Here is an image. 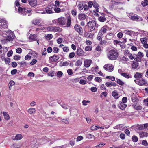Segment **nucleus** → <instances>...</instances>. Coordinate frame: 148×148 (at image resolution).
Returning <instances> with one entry per match:
<instances>
[{
    "label": "nucleus",
    "instance_id": "79ce46f5",
    "mask_svg": "<svg viewBox=\"0 0 148 148\" xmlns=\"http://www.w3.org/2000/svg\"><path fill=\"white\" fill-rule=\"evenodd\" d=\"M107 42L106 40H101L99 42V44L103 46L107 45Z\"/></svg>",
    "mask_w": 148,
    "mask_h": 148
},
{
    "label": "nucleus",
    "instance_id": "473e14b6",
    "mask_svg": "<svg viewBox=\"0 0 148 148\" xmlns=\"http://www.w3.org/2000/svg\"><path fill=\"white\" fill-rule=\"evenodd\" d=\"M3 114L5 119L7 120H8L9 119V114L7 112H3Z\"/></svg>",
    "mask_w": 148,
    "mask_h": 148
},
{
    "label": "nucleus",
    "instance_id": "864d4df0",
    "mask_svg": "<svg viewBox=\"0 0 148 148\" xmlns=\"http://www.w3.org/2000/svg\"><path fill=\"white\" fill-rule=\"evenodd\" d=\"M37 62V61L35 59H33L30 63V64L31 65H33L36 64Z\"/></svg>",
    "mask_w": 148,
    "mask_h": 148
},
{
    "label": "nucleus",
    "instance_id": "a18cd8bd",
    "mask_svg": "<svg viewBox=\"0 0 148 148\" xmlns=\"http://www.w3.org/2000/svg\"><path fill=\"white\" fill-rule=\"evenodd\" d=\"M131 100L132 102H137L138 101V99L136 97H132L131 98Z\"/></svg>",
    "mask_w": 148,
    "mask_h": 148
},
{
    "label": "nucleus",
    "instance_id": "0e129e2a",
    "mask_svg": "<svg viewBox=\"0 0 148 148\" xmlns=\"http://www.w3.org/2000/svg\"><path fill=\"white\" fill-rule=\"evenodd\" d=\"M53 52L54 53H58L59 51V49L58 48L56 47H54L53 48Z\"/></svg>",
    "mask_w": 148,
    "mask_h": 148
},
{
    "label": "nucleus",
    "instance_id": "09e8293b",
    "mask_svg": "<svg viewBox=\"0 0 148 148\" xmlns=\"http://www.w3.org/2000/svg\"><path fill=\"white\" fill-rule=\"evenodd\" d=\"M106 86L108 87H110L112 86V82H108L105 84Z\"/></svg>",
    "mask_w": 148,
    "mask_h": 148
},
{
    "label": "nucleus",
    "instance_id": "a211bd4d",
    "mask_svg": "<svg viewBox=\"0 0 148 148\" xmlns=\"http://www.w3.org/2000/svg\"><path fill=\"white\" fill-rule=\"evenodd\" d=\"M127 106V105L122 103V102L120 101L119 103V108L122 110H124Z\"/></svg>",
    "mask_w": 148,
    "mask_h": 148
},
{
    "label": "nucleus",
    "instance_id": "4be33fe9",
    "mask_svg": "<svg viewBox=\"0 0 148 148\" xmlns=\"http://www.w3.org/2000/svg\"><path fill=\"white\" fill-rule=\"evenodd\" d=\"M53 32H60L62 31L61 29L58 27L53 26Z\"/></svg>",
    "mask_w": 148,
    "mask_h": 148
},
{
    "label": "nucleus",
    "instance_id": "de8ad7c7",
    "mask_svg": "<svg viewBox=\"0 0 148 148\" xmlns=\"http://www.w3.org/2000/svg\"><path fill=\"white\" fill-rule=\"evenodd\" d=\"M55 72L54 71H51L49 72L48 73V75L49 76H51V77H53L55 75Z\"/></svg>",
    "mask_w": 148,
    "mask_h": 148
},
{
    "label": "nucleus",
    "instance_id": "37998d69",
    "mask_svg": "<svg viewBox=\"0 0 148 148\" xmlns=\"http://www.w3.org/2000/svg\"><path fill=\"white\" fill-rule=\"evenodd\" d=\"M9 41V38H7L6 39L1 40V42L2 44H5L8 42Z\"/></svg>",
    "mask_w": 148,
    "mask_h": 148
},
{
    "label": "nucleus",
    "instance_id": "dca6fc26",
    "mask_svg": "<svg viewBox=\"0 0 148 148\" xmlns=\"http://www.w3.org/2000/svg\"><path fill=\"white\" fill-rule=\"evenodd\" d=\"M92 62V60L90 59H86L84 61V66L86 67H89L91 64Z\"/></svg>",
    "mask_w": 148,
    "mask_h": 148
},
{
    "label": "nucleus",
    "instance_id": "cd10ccee",
    "mask_svg": "<svg viewBox=\"0 0 148 148\" xmlns=\"http://www.w3.org/2000/svg\"><path fill=\"white\" fill-rule=\"evenodd\" d=\"M121 75L127 79H129L132 77L129 74H127L126 73H121Z\"/></svg>",
    "mask_w": 148,
    "mask_h": 148
},
{
    "label": "nucleus",
    "instance_id": "423d86ee",
    "mask_svg": "<svg viewBox=\"0 0 148 148\" xmlns=\"http://www.w3.org/2000/svg\"><path fill=\"white\" fill-rule=\"evenodd\" d=\"M41 21L40 18H36L32 20V22L34 25H38L39 26H42V24L41 23Z\"/></svg>",
    "mask_w": 148,
    "mask_h": 148
},
{
    "label": "nucleus",
    "instance_id": "20e7f679",
    "mask_svg": "<svg viewBox=\"0 0 148 148\" xmlns=\"http://www.w3.org/2000/svg\"><path fill=\"white\" fill-rule=\"evenodd\" d=\"M87 25L88 28L90 30V32L94 30L96 26L95 21L94 20L90 21L87 23Z\"/></svg>",
    "mask_w": 148,
    "mask_h": 148
},
{
    "label": "nucleus",
    "instance_id": "58836bf2",
    "mask_svg": "<svg viewBox=\"0 0 148 148\" xmlns=\"http://www.w3.org/2000/svg\"><path fill=\"white\" fill-rule=\"evenodd\" d=\"M82 60H78L76 62L75 65L77 66H80L82 64Z\"/></svg>",
    "mask_w": 148,
    "mask_h": 148
},
{
    "label": "nucleus",
    "instance_id": "e2e57ef3",
    "mask_svg": "<svg viewBox=\"0 0 148 148\" xmlns=\"http://www.w3.org/2000/svg\"><path fill=\"white\" fill-rule=\"evenodd\" d=\"M106 78L110 79L112 81H114L115 80V78L112 76H107L106 77Z\"/></svg>",
    "mask_w": 148,
    "mask_h": 148
},
{
    "label": "nucleus",
    "instance_id": "6e6552de",
    "mask_svg": "<svg viewBox=\"0 0 148 148\" xmlns=\"http://www.w3.org/2000/svg\"><path fill=\"white\" fill-rule=\"evenodd\" d=\"M0 27L4 28L8 27L7 22L6 20L4 19L0 20Z\"/></svg>",
    "mask_w": 148,
    "mask_h": 148
},
{
    "label": "nucleus",
    "instance_id": "5fc2aeb1",
    "mask_svg": "<svg viewBox=\"0 0 148 148\" xmlns=\"http://www.w3.org/2000/svg\"><path fill=\"white\" fill-rule=\"evenodd\" d=\"M86 136V137L89 139H92L94 138V136L91 134H88Z\"/></svg>",
    "mask_w": 148,
    "mask_h": 148
},
{
    "label": "nucleus",
    "instance_id": "338daca9",
    "mask_svg": "<svg viewBox=\"0 0 148 148\" xmlns=\"http://www.w3.org/2000/svg\"><path fill=\"white\" fill-rule=\"evenodd\" d=\"M122 103H125L127 102V98L126 97H124L122 99Z\"/></svg>",
    "mask_w": 148,
    "mask_h": 148
},
{
    "label": "nucleus",
    "instance_id": "b1692460",
    "mask_svg": "<svg viewBox=\"0 0 148 148\" xmlns=\"http://www.w3.org/2000/svg\"><path fill=\"white\" fill-rule=\"evenodd\" d=\"M84 2L79 3L78 5V7L79 10H82L84 7Z\"/></svg>",
    "mask_w": 148,
    "mask_h": 148
},
{
    "label": "nucleus",
    "instance_id": "e433bc0d",
    "mask_svg": "<svg viewBox=\"0 0 148 148\" xmlns=\"http://www.w3.org/2000/svg\"><path fill=\"white\" fill-rule=\"evenodd\" d=\"M47 40H49L53 38V35L51 34H48L45 36Z\"/></svg>",
    "mask_w": 148,
    "mask_h": 148
},
{
    "label": "nucleus",
    "instance_id": "603ef678",
    "mask_svg": "<svg viewBox=\"0 0 148 148\" xmlns=\"http://www.w3.org/2000/svg\"><path fill=\"white\" fill-rule=\"evenodd\" d=\"M75 55V53L74 52H71L69 54V58H72L74 57Z\"/></svg>",
    "mask_w": 148,
    "mask_h": 148
},
{
    "label": "nucleus",
    "instance_id": "3c124183",
    "mask_svg": "<svg viewBox=\"0 0 148 148\" xmlns=\"http://www.w3.org/2000/svg\"><path fill=\"white\" fill-rule=\"evenodd\" d=\"M140 40L142 44H145L147 42V40L145 38H143L140 39Z\"/></svg>",
    "mask_w": 148,
    "mask_h": 148
},
{
    "label": "nucleus",
    "instance_id": "9b49d317",
    "mask_svg": "<svg viewBox=\"0 0 148 148\" xmlns=\"http://www.w3.org/2000/svg\"><path fill=\"white\" fill-rule=\"evenodd\" d=\"M59 24L64 25L66 24V19L65 18L61 17L58 18Z\"/></svg>",
    "mask_w": 148,
    "mask_h": 148
},
{
    "label": "nucleus",
    "instance_id": "1a4fd4ad",
    "mask_svg": "<svg viewBox=\"0 0 148 148\" xmlns=\"http://www.w3.org/2000/svg\"><path fill=\"white\" fill-rule=\"evenodd\" d=\"M29 4L32 7H35L37 5V0H27Z\"/></svg>",
    "mask_w": 148,
    "mask_h": 148
},
{
    "label": "nucleus",
    "instance_id": "4d7b16f0",
    "mask_svg": "<svg viewBox=\"0 0 148 148\" xmlns=\"http://www.w3.org/2000/svg\"><path fill=\"white\" fill-rule=\"evenodd\" d=\"M85 77L84 78V79H86V78H87V79L89 80V81H90L93 78V75H90L88 77Z\"/></svg>",
    "mask_w": 148,
    "mask_h": 148
},
{
    "label": "nucleus",
    "instance_id": "f8f14e48",
    "mask_svg": "<svg viewBox=\"0 0 148 148\" xmlns=\"http://www.w3.org/2000/svg\"><path fill=\"white\" fill-rule=\"evenodd\" d=\"M76 53L77 55L81 56L84 54L85 52L82 49L79 47L77 50Z\"/></svg>",
    "mask_w": 148,
    "mask_h": 148
},
{
    "label": "nucleus",
    "instance_id": "ddd939ff",
    "mask_svg": "<svg viewBox=\"0 0 148 148\" xmlns=\"http://www.w3.org/2000/svg\"><path fill=\"white\" fill-rule=\"evenodd\" d=\"M29 38L30 41H35L38 39V36L37 34H31Z\"/></svg>",
    "mask_w": 148,
    "mask_h": 148
},
{
    "label": "nucleus",
    "instance_id": "0eeeda50",
    "mask_svg": "<svg viewBox=\"0 0 148 148\" xmlns=\"http://www.w3.org/2000/svg\"><path fill=\"white\" fill-rule=\"evenodd\" d=\"M104 68L108 71L111 72L113 71L114 67L111 64H107L104 66Z\"/></svg>",
    "mask_w": 148,
    "mask_h": 148
},
{
    "label": "nucleus",
    "instance_id": "774afa93",
    "mask_svg": "<svg viewBox=\"0 0 148 148\" xmlns=\"http://www.w3.org/2000/svg\"><path fill=\"white\" fill-rule=\"evenodd\" d=\"M53 26H49L47 27L46 28V29L48 31L53 32Z\"/></svg>",
    "mask_w": 148,
    "mask_h": 148
},
{
    "label": "nucleus",
    "instance_id": "f704fd0d",
    "mask_svg": "<svg viewBox=\"0 0 148 148\" xmlns=\"http://www.w3.org/2000/svg\"><path fill=\"white\" fill-rule=\"evenodd\" d=\"M141 4L143 7H144L148 5V0H144L142 1Z\"/></svg>",
    "mask_w": 148,
    "mask_h": 148
},
{
    "label": "nucleus",
    "instance_id": "393cba45",
    "mask_svg": "<svg viewBox=\"0 0 148 148\" xmlns=\"http://www.w3.org/2000/svg\"><path fill=\"white\" fill-rule=\"evenodd\" d=\"M15 37L14 34L10 30V41H12Z\"/></svg>",
    "mask_w": 148,
    "mask_h": 148
},
{
    "label": "nucleus",
    "instance_id": "13d9d810",
    "mask_svg": "<svg viewBox=\"0 0 148 148\" xmlns=\"http://www.w3.org/2000/svg\"><path fill=\"white\" fill-rule=\"evenodd\" d=\"M120 137L122 140H124L125 138V135L124 134L122 133H121L119 136Z\"/></svg>",
    "mask_w": 148,
    "mask_h": 148
},
{
    "label": "nucleus",
    "instance_id": "412c9836",
    "mask_svg": "<svg viewBox=\"0 0 148 148\" xmlns=\"http://www.w3.org/2000/svg\"><path fill=\"white\" fill-rule=\"evenodd\" d=\"M71 18L70 16L67 17V21L66 24V26L67 27H69L71 26Z\"/></svg>",
    "mask_w": 148,
    "mask_h": 148
},
{
    "label": "nucleus",
    "instance_id": "c03bdc74",
    "mask_svg": "<svg viewBox=\"0 0 148 148\" xmlns=\"http://www.w3.org/2000/svg\"><path fill=\"white\" fill-rule=\"evenodd\" d=\"M56 13H59L61 12V10L60 8H57V7H54L53 10Z\"/></svg>",
    "mask_w": 148,
    "mask_h": 148
},
{
    "label": "nucleus",
    "instance_id": "f3484780",
    "mask_svg": "<svg viewBox=\"0 0 148 148\" xmlns=\"http://www.w3.org/2000/svg\"><path fill=\"white\" fill-rule=\"evenodd\" d=\"M23 136L21 134H17L16 135L15 137L14 136L12 137L11 138L14 140H21Z\"/></svg>",
    "mask_w": 148,
    "mask_h": 148
},
{
    "label": "nucleus",
    "instance_id": "6e6d98bb",
    "mask_svg": "<svg viewBox=\"0 0 148 148\" xmlns=\"http://www.w3.org/2000/svg\"><path fill=\"white\" fill-rule=\"evenodd\" d=\"M21 56L19 55H16L14 56V59L15 60H20Z\"/></svg>",
    "mask_w": 148,
    "mask_h": 148
},
{
    "label": "nucleus",
    "instance_id": "69168bd1",
    "mask_svg": "<svg viewBox=\"0 0 148 148\" xmlns=\"http://www.w3.org/2000/svg\"><path fill=\"white\" fill-rule=\"evenodd\" d=\"M31 58V56L30 55H27L25 56V60H30Z\"/></svg>",
    "mask_w": 148,
    "mask_h": 148
},
{
    "label": "nucleus",
    "instance_id": "a878e982",
    "mask_svg": "<svg viewBox=\"0 0 148 148\" xmlns=\"http://www.w3.org/2000/svg\"><path fill=\"white\" fill-rule=\"evenodd\" d=\"M138 65V63L137 61H133L132 64V67L133 69H136Z\"/></svg>",
    "mask_w": 148,
    "mask_h": 148
},
{
    "label": "nucleus",
    "instance_id": "8fccbe9b",
    "mask_svg": "<svg viewBox=\"0 0 148 148\" xmlns=\"http://www.w3.org/2000/svg\"><path fill=\"white\" fill-rule=\"evenodd\" d=\"M93 34L91 33H90L88 34L86 36H85V37L87 38H93Z\"/></svg>",
    "mask_w": 148,
    "mask_h": 148
},
{
    "label": "nucleus",
    "instance_id": "052dcab7",
    "mask_svg": "<svg viewBox=\"0 0 148 148\" xmlns=\"http://www.w3.org/2000/svg\"><path fill=\"white\" fill-rule=\"evenodd\" d=\"M92 49V47L90 46H87L85 47V50L86 51H91Z\"/></svg>",
    "mask_w": 148,
    "mask_h": 148
},
{
    "label": "nucleus",
    "instance_id": "c9c22d12",
    "mask_svg": "<svg viewBox=\"0 0 148 148\" xmlns=\"http://www.w3.org/2000/svg\"><path fill=\"white\" fill-rule=\"evenodd\" d=\"M134 59L135 60V61H137V62H140L141 61V58L137 55H134Z\"/></svg>",
    "mask_w": 148,
    "mask_h": 148
},
{
    "label": "nucleus",
    "instance_id": "f257e3e1",
    "mask_svg": "<svg viewBox=\"0 0 148 148\" xmlns=\"http://www.w3.org/2000/svg\"><path fill=\"white\" fill-rule=\"evenodd\" d=\"M108 58L111 60H116L118 58L119 54L118 50L114 48L109 50L107 53Z\"/></svg>",
    "mask_w": 148,
    "mask_h": 148
},
{
    "label": "nucleus",
    "instance_id": "6ab92c4d",
    "mask_svg": "<svg viewBox=\"0 0 148 148\" xmlns=\"http://www.w3.org/2000/svg\"><path fill=\"white\" fill-rule=\"evenodd\" d=\"M112 95L116 99L119 98V94L117 91L115 90L112 92Z\"/></svg>",
    "mask_w": 148,
    "mask_h": 148
},
{
    "label": "nucleus",
    "instance_id": "ea45409f",
    "mask_svg": "<svg viewBox=\"0 0 148 148\" xmlns=\"http://www.w3.org/2000/svg\"><path fill=\"white\" fill-rule=\"evenodd\" d=\"M55 5H54L55 7H59L60 5L62 3H64L63 2H60L58 0H56L55 2Z\"/></svg>",
    "mask_w": 148,
    "mask_h": 148
},
{
    "label": "nucleus",
    "instance_id": "39448f33",
    "mask_svg": "<svg viewBox=\"0 0 148 148\" xmlns=\"http://www.w3.org/2000/svg\"><path fill=\"white\" fill-rule=\"evenodd\" d=\"M54 7H55L54 5L51 4L48 5L45 9L46 13L48 14L53 13Z\"/></svg>",
    "mask_w": 148,
    "mask_h": 148
},
{
    "label": "nucleus",
    "instance_id": "4468645a",
    "mask_svg": "<svg viewBox=\"0 0 148 148\" xmlns=\"http://www.w3.org/2000/svg\"><path fill=\"white\" fill-rule=\"evenodd\" d=\"M59 57L56 55L50 57L49 59L52 62H56L59 59Z\"/></svg>",
    "mask_w": 148,
    "mask_h": 148
},
{
    "label": "nucleus",
    "instance_id": "7ed1b4c3",
    "mask_svg": "<svg viewBox=\"0 0 148 148\" xmlns=\"http://www.w3.org/2000/svg\"><path fill=\"white\" fill-rule=\"evenodd\" d=\"M74 29L79 35L82 36L83 34V28L80 26L79 24H75L74 26Z\"/></svg>",
    "mask_w": 148,
    "mask_h": 148
},
{
    "label": "nucleus",
    "instance_id": "2eb2a0df",
    "mask_svg": "<svg viewBox=\"0 0 148 148\" xmlns=\"http://www.w3.org/2000/svg\"><path fill=\"white\" fill-rule=\"evenodd\" d=\"M87 16V15L83 13H81L79 14L78 18L80 21H82L85 20Z\"/></svg>",
    "mask_w": 148,
    "mask_h": 148
},
{
    "label": "nucleus",
    "instance_id": "9d476101",
    "mask_svg": "<svg viewBox=\"0 0 148 148\" xmlns=\"http://www.w3.org/2000/svg\"><path fill=\"white\" fill-rule=\"evenodd\" d=\"M130 19L132 20L135 21H142L143 20L142 17L140 16H135L132 15L130 17Z\"/></svg>",
    "mask_w": 148,
    "mask_h": 148
},
{
    "label": "nucleus",
    "instance_id": "4c0bfd02",
    "mask_svg": "<svg viewBox=\"0 0 148 148\" xmlns=\"http://www.w3.org/2000/svg\"><path fill=\"white\" fill-rule=\"evenodd\" d=\"M98 20L101 22H104L106 20V18L104 16H101L98 18Z\"/></svg>",
    "mask_w": 148,
    "mask_h": 148
},
{
    "label": "nucleus",
    "instance_id": "aec40b11",
    "mask_svg": "<svg viewBox=\"0 0 148 148\" xmlns=\"http://www.w3.org/2000/svg\"><path fill=\"white\" fill-rule=\"evenodd\" d=\"M107 31V29L106 27L103 26L102 27L101 30L99 32V33H101V34L103 35L104 34L106 33Z\"/></svg>",
    "mask_w": 148,
    "mask_h": 148
},
{
    "label": "nucleus",
    "instance_id": "a19ab883",
    "mask_svg": "<svg viewBox=\"0 0 148 148\" xmlns=\"http://www.w3.org/2000/svg\"><path fill=\"white\" fill-rule=\"evenodd\" d=\"M132 141L134 142H137L138 140V138L135 135L132 136Z\"/></svg>",
    "mask_w": 148,
    "mask_h": 148
},
{
    "label": "nucleus",
    "instance_id": "c756f323",
    "mask_svg": "<svg viewBox=\"0 0 148 148\" xmlns=\"http://www.w3.org/2000/svg\"><path fill=\"white\" fill-rule=\"evenodd\" d=\"M124 128V126L122 124L118 125L114 127L115 129H118L120 130H122V129H123Z\"/></svg>",
    "mask_w": 148,
    "mask_h": 148
},
{
    "label": "nucleus",
    "instance_id": "7c9ffc66",
    "mask_svg": "<svg viewBox=\"0 0 148 148\" xmlns=\"http://www.w3.org/2000/svg\"><path fill=\"white\" fill-rule=\"evenodd\" d=\"M147 84V82L144 79H141L139 80V85L142 86L145 85Z\"/></svg>",
    "mask_w": 148,
    "mask_h": 148
},
{
    "label": "nucleus",
    "instance_id": "72a5a7b5",
    "mask_svg": "<svg viewBox=\"0 0 148 148\" xmlns=\"http://www.w3.org/2000/svg\"><path fill=\"white\" fill-rule=\"evenodd\" d=\"M103 35L101 34V33H100L99 32L98 33L97 36V40L99 42L102 40V38H103Z\"/></svg>",
    "mask_w": 148,
    "mask_h": 148
},
{
    "label": "nucleus",
    "instance_id": "bf43d9fd",
    "mask_svg": "<svg viewBox=\"0 0 148 148\" xmlns=\"http://www.w3.org/2000/svg\"><path fill=\"white\" fill-rule=\"evenodd\" d=\"M3 61H4L6 64H8L9 63V58H3L2 59Z\"/></svg>",
    "mask_w": 148,
    "mask_h": 148
},
{
    "label": "nucleus",
    "instance_id": "680f3d73",
    "mask_svg": "<svg viewBox=\"0 0 148 148\" xmlns=\"http://www.w3.org/2000/svg\"><path fill=\"white\" fill-rule=\"evenodd\" d=\"M101 47L99 45L98 46L95 48V50L97 51H101L102 50Z\"/></svg>",
    "mask_w": 148,
    "mask_h": 148
},
{
    "label": "nucleus",
    "instance_id": "c85d7f7f",
    "mask_svg": "<svg viewBox=\"0 0 148 148\" xmlns=\"http://www.w3.org/2000/svg\"><path fill=\"white\" fill-rule=\"evenodd\" d=\"M18 64L20 65L21 67H23L27 65V63L25 61H22L18 62Z\"/></svg>",
    "mask_w": 148,
    "mask_h": 148
},
{
    "label": "nucleus",
    "instance_id": "f03ea898",
    "mask_svg": "<svg viewBox=\"0 0 148 148\" xmlns=\"http://www.w3.org/2000/svg\"><path fill=\"white\" fill-rule=\"evenodd\" d=\"M18 12L23 15H26L31 12V10H28L27 8H22L21 7H19L18 8Z\"/></svg>",
    "mask_w": 148,
    "mask_h": 148
},
{
    "label": "nucleus",
    "instance_id": "49530a36",
    "mask_svg": "<svg viewBox=\"0 0 148 148\" xmlns=\"http://www.w3.org/2000/svg\"><path fill=\"white\" fill-rule=\"evenodd\" d=\"M116 82L117 84H119L120 85L123 86L124 84V82L122 81L119 79H117Z\"/></svg>",
    "mask_w": 148,
    "mask_h": 148
},
{
    "label": "nucleus",
    "instance_id": "2f4dec72",
    "mask_svg": "<svg viewBox=\"0 0 148 148\" xmlns=\"http://www.w3.org/2000/svg\"><path fill=\"white\" fill-rule=\"evenodd\" d=\"M28 113L30 114H32L34 113H35L36 111L35 108H31L28 109L27 110Z\"/></svg>",
    "mask_w": 148,
    "mask_h": 148
},
{
    "label": "nucleus",
    "instance_id": "5701e85b",
    "mask_svg": "<svg viewBox=\"0 0 148 148\" xmlns=\"http://www.w3.org/2000/svg\"><path fill=\"white\" fill-rule=\"evenodd\" d=\"M114 37V34L112 33H110L107 34L106 36V39L108 40L112 39Z\"/></svg>",
    "mask_w": 148,
    "mask_h": 148
},
{
    "label": "nucleus",
    "instance_id": "bb28decb",
    "mask_svg": "<svg viewBox=\"0 0 148 148\" xmlns=\"http://www.w3.org/2000/svg\"><path fill=\"white\" fill-rule=\"evenodd\" d=\"M134 77L136 79L138 78H141L142 77V73L139 72H136V73L134 75Z\"/></svg>",
    "mask_w": 148,
    "mask_h": 148
}]
</instances>
